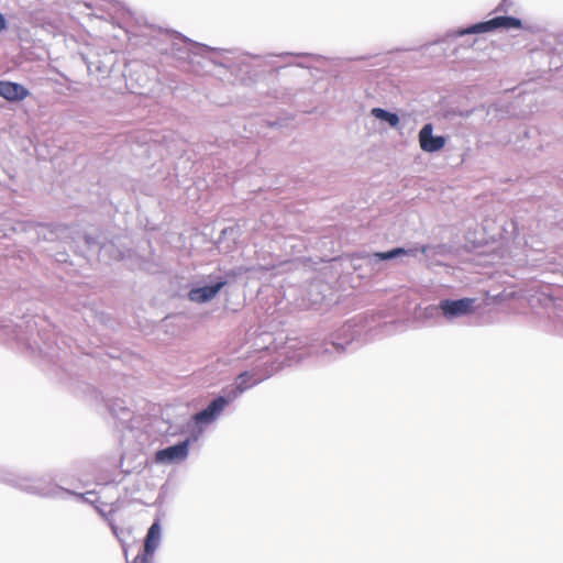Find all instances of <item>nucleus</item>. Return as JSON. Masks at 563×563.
<instances>
[{
  "instance_id": "obj_1",
  "label": "nucleus",
  "mask_w": 563,
  "mask_h": 563,
  "mask_svg": "<svg viewBox=\"0 0 563 563\" xmlns=\"http://www.w3.org/2000/svg\"><path fill=\"white\" fill-rule=\"evenodd\" d=\"M0 481L5 482L23 492L41 497L65 498L66 496H76L77 498L90 503L89 497H87V495L90 493L79 494L58 486L52 481H46L42 477L12 475L0 471Z\"/></svg>"
},
{
  "instance_id": "obj_11",
  "label": "nucleus",
  "mask_w": 563,
  "mask_h": 563,
  "mask_svg": "<svg viewBox=\"0 0 563 563\" xmlns=\"http://www.w3.org/2000/svg\"><path fill=\"white\" fill-rule=\"evenodd\" d=\"M346 350V346L344 343L335 342V341H324L323 343L318 346L316 350V354L318 356H331L334 354H343Z\"/></svg>"
},
{
  "instance_id": "obj_19",
  "label": "nucleus",
  "mask_w": 563,
  "mask_h": 563,
  "mask_svg": "<svg viewBox=\"0 0 563 563\" xmlns=\"http://www.w3.org/2000/svg\"><path fill=\"white\" fill-rule=\"evenodd\" d=\"M7 29V21L2 13H0V32Z\"/></svg>"
},
{
  "instance_id": "obj_9",
  "label": "nucleus",
  "mask_w": 563,
  "mask_h": 563,
  "mask_svg": "<svg viewBox=\"0 0 563 563\" xmlns=\"http://www.w3.org/2000/svg\"><path fill=\"white\" fill-rule=\"evenodd\" d=\"M371 115L378 122L383 128L401 130L408 123L411 114L407 111H400V113L391 112L383 108H373Z\"/></svg>"
},
{
  "instance_id": "obj_8",
  "label": "nucleus",
  "mask_w": 563,
  "mask_h": 563,
  "mask_svg": "<svg viewBox=\"0 0 563 563\" xmlns=\"http://www.w3.org/2000/svg\"><path fill=\"white\" fill-rule=\"evenodd\" d=\"M228 284V280L222 276H217L211 283L197 286L188 291V299L197 303H206L211 301L220 290Z\"/></svg>"
},
{
  "instance_id": "obj_7",
  "label": "nucleus",
  "mask_w": 563,
  "mask_h": 563,
  "mask_svg": "<svg viewBox=\"0 0 563 563\" xmlns=\"http://www.w3.org/2000/svg\"><path fill=\"white\" fill-rule=\"evenodd\" d=\"M162 538V526L158 519L154 520L150 526L144 540V549L139 553L132 562L128 563H150L151 558L157 550Z\"/></svg>"
},
{
  "instance_id": "obj_17",
  "label": "nucleus",
  "mask_w": 563,
  "mask_h": 563,
  "mask_svg": "<svg viewBox=\"0 0 563 563\" xmlns=\"http://www.w3.org/2000/svg\"><path fill=\"white\" fill-rule=\"evenodd\" d=\"M422 151L428 153H435L441 151L445 143H419Z\"/></svg>"
},
{
  "instance_id": "obj_20",
  "label": "nucleus",
  "mask_w": 563,
  "mask_h": 563,
  "mask_svg": "<svg viewBox=\"0 0 563 563\" xmlns=\"http://www.w3.org/2000/svg\"><path fill=\"white\" fill-rule=\"evenodd\" d=\"M47 143H44V142H41V143H35V146H34V151L36 153H40L41 152V148L43 147H46Z\"/></svg>"
},
{
  "instance_id": "obj_13",
  "label": "nucleus",
  "mask_w": 563,
  "mask_h": 563,
  "mask_svg": "<svg viewBox=\"0 0 563 563\" xmlns=\"http://www.w3.org/2000/svg\"><path fill=\"white\" fill-rule=\"evenodd\" d=\"M508 113L509 111L503 104H493L486 110V117L490 123L505 118Z\"/></svg>"
},
{
  "instance_id": "obj_15",
  "label": "nucleus",
  "mask_w": 563,
  "mask_h": 563,
  "mask_svg": "<svg viewBox=\"0 0 563 563\" xmlns=\"http://www.w3.org/2000/svg\"><path fill=\"white\" fill-rule=\"evenodd\" d=\"M243 394V388H238L234 384L231 388L224 390L222 395H218L219 397H223L227 401V407L236 400Z\"/></svg>"
},
{
  "instance_id": "obj_5",
  "label": "nucleus",
  "mask_w": 563,
  "mask_h": 563,
  "mask_svg": "<svg viewBox=\"0 0 563 563\" xmlns=\"http://www.w3.org/2000/svg\"><path fill=\"white\" fill-rule=\"evenodd\" d=\"M521 21L514 16H496L492 20L479 22L465 29H460L456 32L457 36H464L467 34H479L487 33L495 29H520Z\"/></svg>"
},
{
  "instance_id": "obj_6",
  "label": "nucleus",
  "mask_w": 563,
  "mask_h": 563,
  "mask_svg": "<svg viewBox=\"0 0 563 563\" xmlns=\"http://www.w3.org/2000/svg\"><path fill=\"white\" fill-rule=\"evenodd\" d=\"M227 408V401L223 397L217 396L213 398L206 408L196 412L192 416V420L196 424L194 430H203L205 426H209L214 422Z\"/></svg>"
},
{
  "instance_id": "obj_23",
  "label": "nucleus",
  "mask_w": 563,
  "mask_h": 563,
  "mask_svg": "<svg viewBox=\"0 0 563 563\" xmlns=\"http://www.w3.org/2000/svg\"><path fill=\"white\" fill-rule=\"evenodd\" d=\"M64 256H65V254H60V257L58 258V262L65 261Z\"/></svg>"
},
{
  "instance_id": "obj_21",
  "label": "nucleus",
  "mask_w": 563,
  "mask_h": 563,
  "mask_svg": "<svg viewBox=\"0 0 563 563\" xmlns=\"http://www.w3.org/2000/svg\"><path fill=\"white\" fill-rule=\"evenodd\" d=\"M229 232H230V233H233V232H234V228H224V229L221 231V233H222L223 235H227Z\"/></svg>"
},
{
  "instance_id": "obj_16",
  "label": "nucleus",
  "mask_w": 563,
  "mask_h": 563,
  "mask_svg": "<svg viewBox=\"0 0 563 563\" xmlns=\"http://www.w3.org/2000/svg\"><path fill=\"white\" fill-rule=\"evenodd\" d=\"M84 239H85V243L89 247H99L101 250H103L106 247V245L100 241L99 236H95L90 233H86Z\"/></svg>"
},
{
  "instance_id": "obj_22",
  "label": "nucleus",
  "mask_w": 563,
  "mask_h": 563,
  "mask_svg": "<svg viewBox=\"0 0 563 563\" xmlns=\"http://www.w3.org/2000/svg\"><path fill=\"white\" fill-rule=\"evenodd\" d=\"M484 229H485V230L489 229L488 220H487V219H486V220H484Z\"/></svg>"
},
{
  "instance_id": "obj_3",
  "label": "nucleus",
  "mask_w": 563,
  "mask_h": 563,
  "mask_svg": "<svg viewBox=\"0 0 563 563\" xmlns=\"http://www.w3.org/2000/svg\"><path fill=\"white\" fill-rule=\"evenodd\" d=\"M476 299L474 298H459V299H442L438 305H432L427 308L430 314L441 312V314L449 321L471 314L475 309Z\"/></svg>"
},
{
  "instance_id": "obj_14",
  "label": "nucleus",
  "mask_w": 563,
  "mask_h": 563,
  "mask_svg": "<svg viewBox=\"0 0 563 563\" xmlns=\"http://www.w3.org/2000/svg\"><path fill=\"white\" fill-rule=\"evenodd\" d=\"M432 132H433L432 125L430 123L424 124L422 126V129L420 130V132H419V140L418 141H424V142H430V141L442 142V141H445V139L443 136H433Z\"/></svg>"
},
{
  "instance_id": "obj_4",
  "label": "nucleus",
  "mask_w": 563,
  "mask_h": 563,
  "mask_svg": "<svg viewBox=\"0 0 563 563\" xmlns=\"http://www.w3.org/2000/svg\"><path fill=\"white\" fill-rule=\"evenodd\" d=\"M427 252L426 246L421 247H394L388 251L384 252H375V253H364L360 257L365 260L366 263L372 267L374 271H380L382 269V263L385 261H391L401 256H417L418 254H424Z\"/></svg>"
},
{
  "instance_id": "obj_2",
  "label": "nucleus",
  "mask_w": 563,
  "mask_h": 563,
  "mask_svg": "<svg viewBox=\"0 0 563 563\" xmlns=\"http://www.w3.org/2000/svg\"><path fill=\"white\" fill-rule=\"evenodd\" d=\"M202 433L203 430L201 428H199V430H192L190 435L185 440L157 450L155 452V462L157 464L167 465L185 461L188 457L190 444L198 441Z\"/></svg>"
},
{
  "instance_id": "obj_10",
  "label": "nucleus",
  "mask_w": 563,
  "mask_h": 563,
  "mask_svg": "<svg viewBox=\"0 0 563 563\" xmlns=\"http://www.w3.org/2000/svg\"><path fill=\"white\" fill-rule=\"evenodd\" d=\"M27 95V89L22 85L10 81H0V96L8 101H21L25 99Z\"/></svg>"
},
{
  "instance_id": "obj_12",
  "label": "nucleus",
  "mask_w": 563,
  "mask_h": 563,
  "mask_svg": "<svg viewBox=\"0 0 563 563\" xmlns=\"http://www.w3.org/2000/svg\"><path fill=\"white\" fill-rule=\"evenodd\" d=\"M260 382L261 378H255L254 374L245 371L236 377L234 384L238 386V388H243V393H245L247 389L257 385Z\"/></svg>"
},
{
  "instance_id": "obj_24",
  "label": "nucleus",
  "mask_w": 563,
  "mask_h": 563,
  "mask_svg": "<svg viewBox=\"0 0 563 563\" xmlns=\"http://www.w3.org/2000/svg\"><path fill=\"white\" fill-rule=\"evenodd\" d=\"M511 227L514 229V231L516 230V222L515 221H511Z\"/></svg>"
},
{
  "instance_id": "obj_18",
  "label": "nucleus",
  "mask_w": 563,
  "mask_h": 563,
  "mask_svg": "<svg viewBox=\"0 0 563 563\" xmlns=\"http://www.w3.org/2000/svg\"><path fill=\"white\" fill-rule=\"evenodd\" d=\"M538 131L536 129H527L526 126L520 128L517 139H533L537 136Z\"/></svg>"
}]
</instances>
